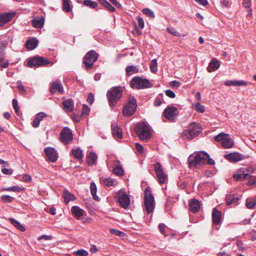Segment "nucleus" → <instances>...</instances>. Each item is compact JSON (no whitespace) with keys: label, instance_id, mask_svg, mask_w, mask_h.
Masks as SVG:
<instances>
[{"label":"nucleus","instance_id":"6e6d98bb","mask_svg":"<svg viewBox=\"0 0 256 256\" xmlns=\"http://www.w3.org/2000/svg\"><path fill=\"white\" fill-rule=\"evenodd\" d=\"M12 106L15 112L17 114H19L20 108L18 106V100L16 99H14L12 102Z\"/></svg>","mask_w":256,"mask_h":256},{"label":"nucleus","instance_id":"58836bf2","mask_svg":"<svg viewBox=\"0 0 256 256\" xmlns=\"http://www.w3.org/2000/svg\"><path fill=\"white\" fill-rule=\"evenodd\" d=\"M192 106L198 112H199L200 113H203L204 112L205 108H204V106L201 104L200 102H197V103L192 104Z\"/></svg>","mask_w":256,"mask_h":256},{"label":"nucleus","instance_id":"f704fd0d","mask_svg":"<svg viewBox=\"0 0 256 256\" xmlns=\"http://www.w3.org/2000/svg\"><path fill=\"white\" fill-rule=\"evenodd\" d=\"M98 2H100V4H101L102 6H103L110 12H114L115 11V8L106 0H98Z\"/></svg>","mask_w":256,"mask_h":256},{"label":"nucleus","instance_id":"09e8293b","mask_svg":"<svg viewBox=\"0 0 256 256\" xmlns=\"http://www.w3.org/2000/svg\"><path fill=\"white\" fill-rule=\"evenodd\" d=\"M142 12L150 18H154V14L152 10L148 8H144Z\"/></svg>","mask_w":256,"mask_h":256},{"label":"nucleus","instance_id":"338daca9","mask_svg":"<svg viewBox=\"0 0 256 256\" xmlns=\"http://www.w3.org/2000/svg\"><path fill=\"white\" fill-rule=\"evenodd\" d=\"M158 229L162 234L165 236H166L165 232V225L164 224H160L158 225Z\"/></svg>","mask_w":256,"mask_h":256},{"label":"nucleus","instance_id":"a18cd8bd","mask_svg":"<svg viewBox=\"0 0 256 256\" xmlns=\"http://www.w3.org/2000/svg\"><path fill=\"white\" fill-rule=\"evenodd\" d=\"M150 68L152 72L153 73H156L158 70L157 60L156 59H154L152 60Z\"/></svg>","mask_w":256,"mask_h":256},{"label":"nucleus","instance_id":"bf43d9fd","mask_svg":"<svg viewBox=\"0 0 256 256\" xmlns=\"http://www.w3.org/2000/svg\"><path fill=\"white\" fill-rule=\"evenodd\" d=\"M135 147H136V150L138 152L139 154H143L144 150V148L142 145H141L139 143H136Z\"/></svg>","mask_w":256,"mask_h":256},{"label":"nucleus","instance_id":"680f3d73","mask_svg":"<svg viewBox=\"0 0 256 256\" xmlns=\"http://www.w3.org/2000/svg\"><path fill=\"white\" fill-rule=\"evenodd\" d=\"M180 85V82L177 80H172L170 83V86L172 88H178Z\"/></svg>","mask_w":256,"mask_h":256},{"label":"nucleus","instance_id":"7c9ffc66","mask_svg":"<svg viewBox=\"0 0 256 256\" xmlns=\"http://www.w3.org/2000/svg\"><path fill=\"white\" fill-rule=\"evenodd\" d=\"M44 18L43 17H40L38 19L32 20L31 23L34 28H42L44 24Z\"/></svg>","mask_w":256,"mask_h":256},{"label":"nucleus","instance_id":"5701e85b","mask_svg":"<svg viewBox=\"0 0 256 256\" xmlns=\"http://www.w3.org/2000/svg\"><path fill=\"white\" fill-rule=\"evenodd\" d=\"M190 210L193 212H196L200 208V204L198 200L192 199L189 204Z\"/></svg>","mask_w":256,"mask_h":256},{"label":"nucleus","instance_id":"e433bc0d","mask_svg":"<svg viewBox=\"0 0 256 256\" xmlns=\"http://www.w3.org/2000/svg\"><path fill=\"white\" fill-rule=\"evenodd\" d=\"M72 213L78 217H81L83 215L82 210L78 206H74L72 208Z\"/></svg>","mask_w":256,"mask_h":256},{"label":"nucleus","instance_id":"69168bd1","mask_svg":"<svg viewBox=\"0 0 256 256\" xmlns=\"http://www.w3.org/2000/svg\"><path fill=\"white\" fill-rule=\"evenodd\" d=\"M138 24L139 27L140 28H144V21L142 18L138 16L137 17Z\"/></svg>","mask_w":256,"mask_h":256},{"label":"nucleus","instance_id":"8fccbe9b","mask_svg":"<svg viewBox=\"0 0 256 256\" xmlns=\"http://www.w3.org/2000/svg\"><path fill=\"white\" fill-rule=\"evenodd\" d=\"M74 254L78 256H87L88 255V252L83 249L79 250L76 251H74L73 252Z\"/></svg>","mask_w":256,"mask_h":256},{"label":"nucleus","instance_id":"423d86ee","mask_svg":"<svg viewBox=\"0 0 256 256\" xmlns=\"http://www.w3.org/2000/svg\"><path fill=\"white\" fill-rule=\"evenodd\" d=\"M137 104L134 96H130L122 110L123 115L129 116L132 115L136 110Z\"/></svg>","mask_w":256,"mask_h":256},{"label":"nucleus","instance_id":"72a5a7b5","mask_svg":"<svg viewBox=\"0 0 256 256\" xmlns=\"http://www.w3.org/2000/svg\"><path fill=\"white\" fill-rule=\"evenodd\" d=\"M126 74L128 76H130L134 74H136L138 72V69L136 66H128L126 68Z\"/></svg>","mask_w":256,"mask_h":256},{"label":"nucleus","instance_id":"39448f33","mask_svg":"<svg viewBox=\"0 0 256 256\" xmlns=\"http://www.w3.org/2000/svg\"><path fill=\"white\" fill-rule=\"evenodd\" d=\"M122 94V90L120 86L112 87L108 92L106 96L110 107L112 108L116 106L121 98Z\"/></svg>","mask_w":256,"mask_h":256},{"label":"nucleus","instance_id":"7ed1b4c3","mask_svg":"<svg viewBox=\"0 0 256 256\" xmlns=\"http://www.w3.org/2000/svg\"><path fill=\"white\" fill-rule=\"evenodd\" d=\"M155 207V200L150 187H146L144 194V208L147 214L152 213Z\"/></svg>","mask_w":256,"mask_h":256},{"label":"nucleus","instance_id":"6ab92c4d","mask_svg":"<svg viewBox=\"0 0 256 256\" xmlns=\"http://www.w3.org/2000/svg\"><path fill=\"white\" fill-rule=\"evenodd\" d=\"M112 132L115 138H122V128L116 123L111 126Z\"/></svg>","mask_w":256,"mask_h":256},{"label":"nucleus","instance_id":"4468645a","mask_svg":"<svg viewBox=\"0 0 256 256\" xmlns=\"http://www.w3.org/2000/svg\"><path fill=\"white\" fill-rule=\"evenodd\" d=\"M224 158L232 162H238L249 158L248 156L242 155L238 152H231L224 155Z\"/></svg>","mask_w":256,"mask_h":256},{"label":"nucleus","instance_id":"49530a36","mask_svg":"<svg viewBox=\"0 0 256 256\" xmlns=\"http://www.w3.org/2000/svg\"><path fill=\"white\" fill-rule=\"evenodd\" d=\"M110 232L112 234L118 236L123 238H124L125 236H126V234L124 233V232L118 230H116L115 229H110Z\"/></svg>","mask_w":256,"mask_h":256},{"label":"nucleus","instance_id":"c9c22d12","mask_svg":"<svg viewBox=\"0 0 256 256\" xmlns=\"http://www.w3.org/2000/svg\"><path fill=\"white\" fill-rule=\"evenodd\" d=\"M9 221L18 230L21 232H24L26 229L18 221L13 218H9Z\"/></svg>","mask_w":256,"mask_h":256},{"label":"nucleus","instance_id":"f3484780","mask_svg":"<svg viewBox=\"0 0 256 256\" xmlns=\"http://www.w3.org/2000/svg\"><path fill=\"white\" fill-rule=\"evenodd\" d=\"M118 199L120 206L126 209L130 204V200L128 196L126 194H120L118 195Z\"/></svg>","mask_w":256,"mask_h":256},{"label":"nucleus","instance_id":"a19ab883","mask_svg":"<svg viewBox=\"0 0 256 256\" xmlns=\"http://www.w3.org/2000/svg\"><path fill=\"white\" fill-rule=\"evenodd\" d=\"M83 4L92 8H96L98 6L96 2L91 0H84Z\"/></svg>","mask_w":256,"mask_h":256},{"label":"nucleus","instance_id":"4be33fe9","mask_svg":"<svg viewBox=\"0 0 256 256\" xmlns=\"http://www.w3.org/2000/svg\"><path fill=\"white\" fill-rule=\"evenodd\" d=\"M48 116V114L44 112H40L38 114L36 118L32 122V126L34 128H38L40 126V122Z\"/></svg>","mask_w":256,"mask_h":256},{"label":"nucleus","instance_id":"864d4df0","mask_svg":"<svg viewBox=\"0 0 256 256\" xmlns=\"http://www.w3.org/2000/svg\"><path fill=\"white\" fill-rule=\"evenodd\" d=\"M251 4V0H243V6L245 8H247L248 9V12H251L252 10L250 8V4Z\"/></svg>","mask_w":256,"mask_h":256},{"label":"nucleus","instance_id":"dca6fc26","mask_svg":"<svg viewBox=\"0 0 256 256\" xmlns=\"http://www.w3.org/2000/svg\"><path fill=\"white\" fill-rule=\"evenodd\" d=\"M44 152L46 154V160L50 162H55L58 159V154L56 151L52 148H46Z\"/></svg>","mask_w":256,"mask_h":256},{"label":"nucleus","instance_id":"e2e57ef3","mask_svg":"<svg viewBox=\"0 0 256 256\" xmlns=\"http://www.w3.org/2000/svg\"><path fill=\"white\" fill-rule=\"evenodd\" d=\"M166 94L170 98H174L176 96L174 92L170 90H168L165 92Z\"/></svg>","mask_w":256,"mask_h":256},{"label":"nucleus","instance_id":"f257e3e1","mask_svg":"<svg viewBox=\"0 0 256 256\" xmlns=\"http://www.w3.org/2000/svg\"><path fill=\"white\" fill-rule=\"evenodd\" d=\"M209 155L204 152H195L189 156L188 164L190 168H200L206 164Z\"/></svg>","mask_w":256,"mask_h":256},{"label":"nucleus","instance_id":"a878e982","mask_svg":"<svg viewBox=\"0 0 256 256\" xmlns=\"http://www.w3.org/2000/svg\"><path fill=\"white\" fill-rule=\"evenodd\" d=\"M220 66V64L219 62L216 58H214L210 62L207 68V70L208 72H212L218 68Z\"/></svg>","mask_w":256,"mask_h":256},{"label":"nucleus","instance_id":"c85d7f7f","mask_svg":"<svg viewBox=\"0 0 256 256\" xmlns=\"http://www.w3.org/2000/svg\"><path fill=\"white\" fill-rule=\"evenodd\" d=\"M239 198L234 194L227 195L226 198V202L227 205L230 206L232 204H236L239 200Z\"/></svg>","mask_w":256,"mask_h":256},{"label":"nucleus","instance_id":"4c0bfd02","mask_svg":"<svg viewBox=\"0 0 256 256\" xmlns=\"http://www.w3.org/2000/svg\"><path fill=\"white\" fill-rule=\"evenodd\" d=\"M90 192L93 196V198L96 200H99L98 197L96 195V184L94 182H92L90 183Z\"/></svg>","mask_w":256,"mask_h":256},{"label":"nucleus","instance_id":"412c9836","mask_svg":"<svg viewBox=\"0 0 256 256\" xmlns=\"http://www.w3.org/2000/svg\"><path fill=\"white\" fill-rule=\"evenodd\" d=\"M212 222L216 225H218L220 224L222 218V212L218 210L216 208H214L213 209L212 213Z\"/></svg>","mask_w":256,"mask_h":256},{"label":"nucleus","instance_id":"f03ea898","mask_svg":"<svg viewBox=\"0 0 256 256\" xmlns=\"http://www.w3.org/2000/svg\"><path fill=\"white\" fill-rule=\"evenodd\" d=\"M202 130L201 126L196 122L191 123L181 134L182 136L186 140H191L197 136Z\"/></svg>","mask_w":256,"mask_h":256},{"label":"nucleus","instance_id":"ddd939ff","mask_svg":"<svg viewBox=\"0 0 256 256\" xmlns=\"http://www.w3.org/2000/svg\"><path fill=\"white\" fill-rule=\"evenodd\" d=\"M179 111L178 108L174 106H168L164 112V116L168 120L173 121L176 119Z\"/></svg>","mask_w":256,"mask_h":256},{"label":"nucleus","instance_id":"a211bd4d","mask_svg":"<svg viewBox=\"0 0 256 256\" xmlns=\"http://www.w3.org/2000/svg\"><path fill=\"white\" fill-rule=\"evenodd\" d=\"M15 12H7L0 14V26L10 22L14 16Z\"/></svg>","mask_w":256,"mask_h":256},{"label":"nucleus","instance_id":"9b49d317","mask_svg":"<svg viewBox=\"0 0 256 256\" xmlns=\"http://www.w3.org/2000/svg\"><path fill=\"white\" fill-rule=\"evenodd\" d=\"M73 140L72 130L68 127H64L60 133V140L65 144L70 143Z\"/></svg>","mask_w":256,"mask_h":256},{"label":"nucleus","instance_id":"f8f14e48","mask_svg":"<svg viewBox=\"0 0 256 256\" xmlns=\"http://www.w3.org/2000/svg\"><path fill=\"white\" fill-rule=\"evenodd\" d=\"M154 170L160 184H164L166 180L167 176L164 172L162 166L160 162H156L154 166Z\"/></svg>","mask_w":256,"mask_h":256},{"label":"nucleus","instance_id":"37998d69","mask_svg":"<svg viewBox=\"0 0 256 256\" xmlns=\"http://www.w3.org/2000/svg\"><path fill=\"white\" fill-rule=\"evenodd\" d=\"M62 10L66 12L71 10L69 0H62Z\"/></svg>","mask_w":256,"mask_h":256},{"label":"nucleus","instance_id":"b1692460","mask_svg":"<svg viewBox=\"0 0 256 256\" xmlns=\"http://www.w3.org/2000/svg\"><path fill=\"white\" fill-rule=\"evenodd\" d=\"M64 108L68 112L74 110V102L72 99H68L62 102Z\"/></svg>","mask_w":256,"mask_h":256},{"label":"nucleus","instance_id":"2eb2a0df","mask_svg":"<svg viewBox=\"0 0 256 256\" xmlns=\"http://www.w3.org/2000/svg\"><path fill=\"white\" fill-rule=\"evenodd\" d=\"M50 91L52 94L56 92L62 94L64 92L63 86L60 80H56L50 84Z\"/></svg>","mask_w":256,"mask_h":256},{"label":"nucleus","instance_id":"393cba45","mask_svg":"<svg viewBox=\"0 0 256 256\" xmlns=\"http://www.w3.org/2000/svg\"><path fill=\"white\" fill-rule=\"evenodd\" d=\"M224 84L226 86H246L247 82L244 80H226L224 82Z\"/></svg>","mask_w":256,"mask_h":256},{"label":"nucleus","instance_id":"20e7f679","mask_svg":"<svg viewBox=\"0 0 256 256\" xmlns=\"http://www.w3.org/2000/svg\"><path fill=\"white\" fill-rule=\"evenodd\" d=\"M138 136L142 140L146 142L151 138L152 134L148 126L144 122L138 123L134 128Z\"/></svg>","mask_w":256,"mask_h":256},{"label":"nucleus","instance_id":"c756f323","mask_svg":"<svg viewBox=\"0 0 256 256\" xmlns=\"http://www.w3.org/2000/svg\"><path fill=\"white\" fill-rule=\"evenodd\" d=\"M38 44V42L34 38H31L26 42L25 46L27 49L32 50L35 48Z\"/></svg>","mask_w":256,"mask_h":256},{"label":"nucleus","instance_id":"5fc2aeb1","mask_svg":"<svg viewBox=\"0 0 256 256\" xmlns=\"http://www.w3.org/2000/svg\"><path fill=\"white\" fill-rule=\"evenodd\" d=\"M90 110V108L86 105L84 104L82 110V115L84 116H88Z\"/></svg>","mask_w":256,"mask_h":256},{"label":"nucleus","instance_id":"bb28decb","mask_svg":"<svg viewBox=\"0 0 256 256\" xmlns=\"http://www.w3.org/2000/svg\"><path fill=\"white\" fill-rule=\"evenodd\" d=\"M98 156L96 153L90 152L87 156V164L88 166H92L96 164Z\"/></svg>","mask_w":256,"mask_h":256},{"label":"nucleus","instance_id":"0eeeda50","mask_svg":"<svg viewBox=\"0 0 256 256\" xmlns=\"http://www.w3.org/2000/svg\"><path fill=\"white\" fill-rule=\"evenodd\" d=\"M130 85L132 88L138 90L150 88L152 84L147 79L142 78L140 76H136L130 80Z\"/></svg>","mask_w":256,"mask_h":256},{"label":"nucleus","instance_id":"052dcab7","mask_svg":"<svg viewBox=\"0 0 256 256\" xmlns=\"http://www.w3.org/2000/svg\"><path fill=\"white\" fill-rule=\"evenodd\" d=\"M2 174L6 175H12L13 172V170L12 169H8L4 167V168L2 170Z\"/></svg>","mask_w":256,"mask_h":256},{"label":"nucleus","instance_id":"603ef678","mask_svg":"<svg viewBox=\"0 0 256 256\" xmlns=\"http://www.w3.org/2000/svg\"><path fill=\"white\" fill-rule=\"evenodd\" d=\"M21 190L22 188L18 186H12L7 188H4L2 190L4 191L19 192Z\"/></svg>","mask_w":256,"mask_h":256},{"label":"nucleus","instance_id":"9d476101","mask_svg":"<svg viewBox=\"0 0 256 256\" xmlns=\"http://www.w3.org/2000/svg\"><path fill=\"white\" fill-rule=\"evenodd\" d=\"M49 64H51V62L43 57L40 56L34 57L30 59L27 62L28 66L30 68L46 66Z\"/></svg>","mask_w":256,"mask_h":256},{"label":"nucleus","instance_id":"0e129e2a","mask_svg":"<svg viewBox=\"0 0 256 256\" xmlns=\"http://www.w3.org/2000/svg\"><path fill=\"white\" fill-rule=\"evenodd\" d=\"M162 103V100L160 97L158 96L154 100V105L156 106H158L161 105Z\"/></svg>","mask_w":256,"mask_h":256},{"label":"nucleus","instance_id":"c03bdc74","mask_svg":"<svg viewBox=\"0 0 256 256\" xmlns=\"http://www.w3.org/2000/svg\"><path fill=\"white\" fill-rule=\"evenodd\" d=\"M112 172L114 174L118 176H122L124 174V170L121 166H117L114 168Z\"/></svg>","mask_w":256,"mask_h":256},{"label":"nucleus","instance_id":"774afa93","mask_svg":"<svg viewBox=\"0 0 256 256\" xmlns=\"http://www.w3.org/2000/svg\"><path fill=\"white\" fill-rule=\"evenodd\" d=\"M52 236H48V235H42L38 237V240H41L42 239H44L46 240H50L52 239Z\"/></svg>","mask_w":256,"mask_h":256},{"label":"nucleus","instance_id":"ea45409f","mask_svg":"<svg viewBox=\"0 0 256 256\" xmlns=\"http://www.w3.org/2000/svg\"><path fill=\"white\" fill-rule=\"evenodd\" d=\"M4 55V52L2 51L0 52V64L2 68H6L9 64L8 61V60L4 61V58H3V56Z\"/></svg>","mask_w":256,"mask_h":256},{"label":"nucleus","instance_id":"4d7b16f0","mask_svg":"<svg viewBox=\"0 0 256 256\" xmlns=\"http://www.w3.org/2000/svg\"><path fill=\"white\" fill-rule=\"evenodd\" d=\"M248 186L256 185V176H250L249 177V180L248 182Z\"/></svg>","mask_w":256,"mask_h":256},{"label":"nucleus","instance_id":"13d9d810","mask_svg":"<svg viewBox=\"0 0 256 256\" xmlns=\"http://www.w3.org/2000/svg\"><path fill=\"white\" fill-rule=\"evenodd\" d=\"M167 30L168 32L174 36H180V34L173 28H168Z\"/></svg>","mask_w":256,"mask_h":256},{"label":"nucleus","instance_id":"473e14b6","mask_svg":"<svg viewBox=\"0 0 256 256\" xmlns=\"http://www.w3.org/2000/svg\"><path fill=\"white\" fill-rule=\"evenodd\" d=\"M256 206V196L248 198L246 200V206L248 208H253Z\"/></svg>","mask_w":256,"mask_h":256},{"label":"nucleus","instance_id":"2f4dec72","mask_svg":"<svg viewBox=\"0 0 256 256\" xmlns=\"http://www.w3.org/2000/svg\"><path fill=\"white\" fill-rule=\"evenodd\" d=\"M63 197L66 203H68L70 200H74V196L70 193L67 190H64L63 192Z\"/></svg>","mask_w":256,"mask_h":256},{"label":"nucleus","instance_id":"6e6552de","mask_svg":"<svg viewBox=\"0 0 256 256\" xmlns=\"http://www.w3.org/2000/svg\"><path fill=\"white\" fill-rule=\"evenodd\" d=\"M216 142H222V147L225 148H231L234 145V140L230 138L229 134L221 132L214 137Z\"/></svg>","mask_w":256,"mask_h":256},{"label":"nucleus","instance_id":"de8ad7c7","mask_svg":"<svg viewBox=\"0 0 256 256\" xmlns=\"http://www.w3.org/2000/svg\"><path fill=\"white\" fill-rule=\"evenodd\" d=\"M17 87L18 90L21 92V94L23 95H25L26 94V90L24 86L22 85V82L20 80H18L16 82Z\"/></svg>","mask_w":256,"mask_h":256},{"label":"nucleus","instance_id":"aec40b11","mask_svg":"<svg viewBox=\"0 0 256 256\" xmlns=\"http://www.w3.org/2000/svg\"><path fill=\"white\" fill-rule=\"evenodd\" d=\"M100 182L102 184L106 186H114L118 184V182L111 178H100Z\"/></svg>","mask_w":256,"mask_h":256},{"label":"nucleus","instance_id":"79ce46f5","mask_svg":"<svg viewBox=\"0 0 256 256\" xmlns=\"http://www.w3.org/2000/svg\"><path fill=\"white\" fill-rule=\"evenodd\" d=\"M233 178L237 181H243L246 180V174L240 172V174H234Z\"/></svg>","mask_w":256,"mask_h":256},{"label":"nucleus","instance_id":"3c124183","mask_svg":"<svg viewBox=\"0 0 256 256\" xmlns=\"http://www.w3.org/2000/svg\"><path fill=\"white\" fill-rule=\"evenodd\" d=\"M1 200L4 202H10L14 200V198L8 195H2L1 196Z\"/></svg>","mask_w":256,"mask_h":256},{"label":"nucleus","instance_id":"1a4fd4ad","mask_svg":"<svg viewBox=\"0 0 256 256\" xmlns=\"http://www.w3.org/2000/svg\"><path fill=\"white\" fill-rule=\"evenodd\" d=\"M98 58V54L94 50H90L85 55L83 63L86 70L90 69Z\"/></svg>","mask_w":256,"mask_h":256},{"label":"nucleus","instance_id":"cd10ccee","mask_svg":"<svg viewBox=\"0 0 256 256\" xmlns=\"http://www.w3.org/2000/svg\"><path fill=\"white\" fill-rule=\"evenodd\" d=\"M72 154L79 161L82 160L84 156L82 150L79 148L72 149Z\"/></svg>","mask_w":256,"mask_h":256}]
</instances>
